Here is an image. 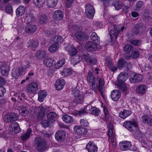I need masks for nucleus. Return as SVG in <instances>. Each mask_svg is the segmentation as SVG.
I'll return each mask as SVG.
<instances>
[{
	"label": "nucleus",
	"mask_w": 152,
	"mask_h": 152,
	"mask_svg": "<svg viewBox=\"0 0 152 152\" xmlns=\"http://www.w3.org/2000/svg\"><path fill=\"white\" fill-rule=\"evenodd\" d=\"M39 84L36 82H33L28 85L26 88V91L30 95L36 94L38 90Z\"/></svg>",
	"instance_id": "nucleus-5"
},
{
	"label": "nucleus",
	"mask_w": 152,
	"mask_h": 152,
	"mask_svg": "<svg viewBox=\"0 0 152 152\" xmlns=\"http://www.w3.org/2000/svg\"><path fill=\"white\" fill-rule=\"evenodd\" d=\"M5 10L6 12L8 14H11L13 12L12 6L11 4H8L6 6Z\"/></svg>",
	"instance_id": "nucleus-55"
},
{
	"label": "nucleus",
	"mask_w": 152,
	"mask_h": 152,
	"mask_svg": "<svg viewBox=\"0 0 152 152\" xmlns=\"http://www.w3.org/2000/svg\"><path fill=\"white\" fill-rule=\"evenodd\" d=\"M59 44L57 43H54L50 45L48 48V50L51 53H53L56 51L58 48Z\"/></svg>",
	"instance_id": "nucleus-42"
},
{
	"label": "nucleus",
	"mask_w": 152,
	"mask_h": 152,
	"mask_svg": "<svg viewBox=\"0 0 152 152\" xmlns=\"http://www.w3.org/2000/svg\"><path fill=\"white\" fill-rule=\"evenodd\" d=\"M29 68V65L28 64L26 66H25L22 68H19L13 70L12 74V77L15 79L19 78L22 74L23 71Z\"/></svg>",
	"instance_id": "nucleus-7"
},
{
	"label": "nucleus",
	"mask_w": 152,
	"mask_h": 152,
	"mask_svg": "<svg viewBox=\"0 0 152 152\" xmlns=\"http://www.w3.org/2000/svg\"><path fill=\"white\" fill-rule=\"evenodd\" d=\"M128 77L126 73H121L118 76V80L120 83H124L127 79Z\"/></svg>",
	"instance_id": "nucleus-28"
},
{
	"label": "nucleus",
	"mask_w": 152,
	"mask_h": 152,
	"mask_svg": "<svg viewBox=\"0 0 152 152\" xmlns=\"http://www.w3.org/2000/svg\"><path fill=\"white\" fill-rule=\"evenodd\" d=\"M90 109V106H87L84 107L79 111H77L75 112L76 115H79L81 116L86 114L89 112Z\"/></svg>",
	"instance_id": "nucleus-27"
},
{
	"label": "nucleus",
	"mask_w": 152,
	"mask_h": 152,
	"mask_svg": "<svg viewBox=\"0 0 152 152\" xmlns=\"http://www.w3.org/2000/svg\"><path fill=\"white\" fill-rule=\"evenodd\" d=\"M103 112L104 114V120H107L109 118L110 115L107 109L105 107H103Z\"/></svg>",
	"instance_id": "nucleus-54"
},
{
	"label": "nucleus",
	"mask_w": 152,
	"mask_h": 152,
	"mask_svg": "<svg viewBox=\"0 0 152 152\" xmlns=\"http://www.w3.org/2000/svg\"><path fill=\"white\" fill-rule=\"evenodd\" d=\"M9 69V66L7 64H3L1 66L0 69L1 75L3 76H7L8 75Z\"/></svg>",
	"instance_id": "nucleus-18"
},
{
	"label": "nucleus",
	"mask_w": 152,
	"mask_h": 152,
	"mask_svg": "<svg viewBox=\"0 0 152 152\" xmlns=\"http://www.w3.org/2000/svg\"><path fill=\"white\" fill-rule=\"evenodd\" d=\"M74 130L77 134L80 135L85 134L88 132L86 129L80 126H75L74 127Z\"/></svg>",
	"instance_id": "nucleus-12"
},
{
	"label": "nucleus",
	"mask_w": 152,
	"mask_h": 152,
	"mask_svg": "<svg viewBox=\"0 0 152 152\" xmlns=\"http://www.w3.org/2000/svg\"><path fill=\"white\" fill-rule=\"evenodd\" d=\"M67 50L69 55L72 56H75L77 52V50L72 46H69Z\"/></svg>",
	"instance_id": "nucleus-46"
},
{
	"label": "nucleus",
	"mask_w": 152,
	"mask_h": 152,
	"mask_svg": "<svg viewBox=\"0 0 152 152\" xmlns=\"http://www.w3.org/2000/svg\"><path fill=\"white\" fill-rule=\"evenodd\" d=\"M118 86L120 87V89L123 91H125L128 89L127 87L124 83L118 84Z\"/></svg>",
	"instance_id": "nucleus-62"
},
{
	"label": "nucleus",
	"mask_w": 152,
	"mask_h": 152,
	"mask_svg": "<svg viewBox=\"0 0 152 152\" xmlns=\"http://www.w3.org/2000/svg\"><path fill=\"white\" fill-rule=\"evenodd\" d=\"M58 0H47V4L48 7H53L57 4Z\"/></svg>",
	"instance_id": "nucleus-44"
},
{
	"label": "nucleus",
	"mask_w": 152,
	"mask_h": 152,
	"mask_svg": "<svg viewBox=\"0 0 152 152\" xmlns=\"http://www.w3.org/2000/svg\"><path fill=\"white\" fill-rule=\"evenodd\" d=\"M108 29L111 39H116L119 33L122 31L124 29V26H122L120 30L119 29L120 28L119 26H115L113 23H110L108 24Z\"/></svg>",
	"instance_id": "nucleus-3"
},
{
	"label": "nucleus",
	"mask_w": 152,
	"mask_h": 152,
	"mask_svg": "<svg viewBox=\"0 0 152 152\" xmlns=\"http://www.w3.org/2000/svg\"><path fill=\"white\" fill-rule=\"evenodd\" d=\"M73 92L75 97L73 100L74 103L78 104H81L84 102V95L82 90H79L76 88Z\"/></svg>",
	"instance_id": "nucleus-4"
},
{
	"label": "nucleus",
	"mask_w": 152,
	"mask_h": 152,
	"mask_svg": "<svg viewBox=\"0 0 152 152\" xmlns=\"http://www.w3.org/2000/svg\"><path fill=\"white\" fill-rule=\"evenodd\" d=\"M98 43L90 41L86 43L85 45V48L88 51H94L98 49Z\"/></svg>",
	"instance_id": "nucleus-8"
},
{
	"label": "nucleus",
	"mask_w": 152,
	"mask_h": 152,
	"mask_svg": "<svg viewBox=\"0 0 152 152\" xmlns=\"http://www.w3.org/2000/svg\"><path fill=\"white\" fill-rule=\"evenodd\" d=\"M133 48V46L130 44H127L126 45L124 48V50L126 53H129L131 50Z\"/></svg>",
	"instance_id": "nucleus-56"
},
{
	"label": "nucleus",
	"mask_w": 152,
	"mask_h": 152,
	"mask_svg": "<svg viewBox=\"0 0 152 152\" xmlns=\"http://www.w3.org/2000/svg\"><path fill=\"white\" fill-rule=\"evenodd\" d=\"M47 95V93L45 91L42 90L39 92L38 94V101L41 102H42Z\"/></svg>",
	"instance_id": "nucleus-35"
},
{
	"label": "nucleus",
	"mask_w": 152,
	"mask_h": 152,
	"mask_svg": "<svg viewBox=\"0 0 152 152\" xmlns=\"http://www.w3.org/2000/svg\"><path fill=\"white\" fill-rule=\"evenodd\" d=\"M87 80L88 83L90 86H92L93 87L95 85L94 82V78L93 76L92 72L90 71L88 73Z\"/></svg>",
	"instance_id": "nucleus-23"
},
{
	"label": "nucleus",
	"mask_w": 152,
	"mask_h": 152,
	"mask_svg": "<svg viewBox=\"0 0 152 152\" xmlns=\"http://www.w3.org/2000/svg\"><path fill=\"white\" fill-rule=\"evenodd\" d=\"M118 66L119 69L126 67L128 69H130L132 68V65L130 63L127 64L126 62L124 61L123 59H120L118 61Z\"/></svg>",
	"instance_id": "nucleus-21"
},
{
	"label": "nucleus",
	"mask_w": 152,
	"mask_h": 152,
	"mask_svg": "<svg viewBox=\"0 0 152 152\" xmlns=\"http://www.w3.org/2000/svg\"><path fill=\"white\" fill-rule=\"evenodd\" d=\"M4 121L7 122L13 121L18 119V116L15 114H11V115H5L4 116Z\"/></svg>",
	"instance_id": "nucleus-19"
},
{
	"label": "nucleus",
	"mask_w": 152,
	"mask_h": 152,
	"mask_svg": "<svg viewBox=\"0 0 152 152\" xmlns=\"http://www.w3.org/2000/svg\"><path fill=\"white\" fill-rule=\"evenodd\" d=\"M138 50L137 49H134L132 52V56L134 58H138L139 56Z\"/></svg>",
	"instance_id": "nucleus-58"
},
{
	"label": "nucleus",
	"mask_w": 152,
	"mask_h": 152,
	"mask_svg": "<svg viewBox=\"0 0 152 152\" xmlns=\"http://www.w3.org/2000/svg\"><path fill=\"white\" fill-rule=\"evenodd\" d=\"M25 8L23 6H20L16 10V16L18 17L21 16L25 13Z\"/></svg>",
	"instance_id": "nucleus-32"
},
{
	"label": "nucleus",
	"mask_w": 152,
	"mask_h": 152,
	"mask_svg": "<svg viewBox=\"0 0 152 152\" xmlns=\"http://www.w3.org/2000/svg\"><path fill=\"white\" fill-rule=\"evenodd\" d=\"M132 113L131 111L126 110L121 111L119 113V116L123 119H125L127 117L129 116Z\"/></svg>",
	"instance_id": "nucleus-31"
},
{
	"label": "nucleus",
	"mask_w": 152,
	"mask_h": 152,
	"mask_svg": "<svg viewBox=\"0 0 152 152\" xmlns=\"http://www.w3.org/2000/svg\"><path fill=\"white\" fill-rule=\"evenodd\" d=\"M74 35L75 37L79 41H85L88 38V36L86 34L81 31H77Z\"/></svg>",
	"instance_id": "nucleus-13"
},
{
	"label": "nucleus",
	"mask_w": 152,
	"mask_h": 152,
	"mask_svg": "<svg viewBox=\"0 0 152 152\" xmlns=\"http://www.w3.org/2000/svg\"><path fill=\"white\" fill-rule=\"evenodd\" d=\"M33 1L38 7H42L45 4V0H33Z\"/></svg>",
	"instance_id": "nucleus-50"
},
{
	"label": "nucleus",
	"mask_w": 152,
	"mask_h": 152,
	"mask_svg": "<svg viewBox=\"0 0 152 152\" xmlns=\"http://www.w3.org/2000/svg\"><path fill=\"white\" fill-rule=\"evenodd\" d=\"M97 79L99 81L98 90L102 96H103L104 92V82L103 79L100 77H98Z\"/></svg>",
	"instance_id": "nucleus-20"
},
{
	"label": "nucleus",
	"mask_w": 152,
	"mask_h": 152,
	"mask_svg": "<svg viewBox=\"0 0 152 152\" xmlns=\"http://www.w3.org/2000/svg\"><path fill=\"white\" fill-rule=\"evenodd\" d=\"M27 47H31L33 50H34L39 45L38 41L33 39L29 40L27 43Z\"/></svg>",
	"instance_id": "nucleus-15"
},
{
	"label": "nucleus",
	"mask_w": 152,
	"mask_h": 152,
	"mask_svg": "<svg viewBox=\"0 0 152 152\" xmlns=\"http://www.w3.org/2000/svg\"><path fill=\"white\" fill-rule=\"evenodd\" d=\"M62 119L65 123L67 124L71 123L73 121L72 117L67 115H64L62 117Z\"/></svg>",
	"instance_id": "nucleus-37"
},
{
	"label": "nucleus",
	"mask_w": 152,
	"mask_h": 152,
	"mask_svg": "<svg viewBox=\"0 0 152 152\" xmlns=\"http://www.w3.org/2000/svg\"><path fill=\"white\" fill-rule=\"evenodd\" d=\"M56 31L55 29H51L50 30H47L45 31V35L49 37H50L51 36L55 35L56 34Z\"/></svg>",
	"instance_id": "nucleus-41"
},
{
	"label": "nucleus",
	"mask_w": 152,
	"mask_h": 152,
	"mask_svg": "<svg viewBox=\"0 0 152 152\" xmlns=\"http://www.w3.org/2000/svg\"><path fill=\"white\" fill-rule=\"evenodd\" d=\"M86 148L88 152H95L98 150L97 146L92 141H90L88 143Z\"/></svg>",
	"instance_id": "nucleus-16"
},
{
	"label": "nucleus",
	"mask_w": 152,
	"mask_h": 152,
	"mask_svg": "<svg viewBox=\"0 0 152 152\" xmlns=\"http://www.w3.org/2000/svg\"><path fill=\"white\" fill-rule=\"evenodd\" d=\"M65 59L64 58L58 61L55 64V67L56 69H59L65 64Z\"/></svg>",
	"instance_id": "nucleus-53"
},
{
	"label": "nucleus",
	"mask_w": 152,
	"mask_h": 152,
	"mask_svg": "<svg viewBox=\"0 0 152 152\" xmlns=\"http://www.w3.org/2000/svg\"><path fill=\"white\" fill-rule=\"evenodd\" d=\"M10 0H3L1 3L0 4V10L3 8L5 5L9 2Z\"/></svg>",
	"instance_id": "nucleus-64"
},
{
	"label": "nucleus",
	"mask_w": 152,
	"mask_h": 152,
	"mask_svg": "<svg viewBox=\"0 0 152 152\" xmlns=\"http://www.w3.org/2000/svg\"><path fill=\"white\" fill-rule=\"evenodd\" d=\"M143 121L147 124L148 125H152V120L150 117L146 116L144 115L142 117Z\"/></svg>",
	"instance_id": "nucleus-45"
},
{
	"label": "nucleus",
	"mask_w": 152,
	"mask_h": 152,
	"mask_svg": "<svg viewBox=\"0 0 152 152\" xmlns=\"http://www.w3.org/2000/svg\"><path fill=\"white\" fill-rule=\"evenodd\" d=\"M46 51L45 50H39L36 53L35 56L36 58L39 60H43L46 56Z\"/></svg>",
	"instance_id": "nucleus-22"
},
{
	"label": "nucleus",
	"mask_w": 152,
	"mask_h": 152,
	"mask_svg": "<svg viewBox=\"0 0 152 152\" xmlns=\"http://www.w3.org/2000/svg\"><path fill=\"white\" fill-rule=\"evenodd\" d=\"M107 66L109 69L113 72H115L117 70L116 66H115L112 63V61L110 59L106 62Z\"/></svg>",
	"instance_id": "nucleus-47"
},
{
	"label": "nucleus",
	"mask_w": 152,
	"mask_h": 152,
	"mask_svg": "<svg viewBox=\"0 0 152 152\" xmlns=\"http://www.w3.org/2000/svg\"><path fill=\"white\" fill-rule=\"evenodd\" d=\"M72 73V70L69 68L64 69L61 71V74L64 77H66Z\"/></svg>",
	"instance_id": "nucleus-39"
},
{
	"label": "nucleus",
	"mask_w": 152,
	"mask_h": 152,
	"mask_svg": "<svg viewBox=\"0 0 152 152\" xmlns=\"http://www.w3.org/2000/svg\"><path fill=\"white\" fill-rule=\"evenodd\" d=\"M91 40L93 41L94 42H96L97 43L99 42V38L97 36L96 33L93 32L91 34Z\"/></svg>",
	"instance_id": "nucleus-48"
},
{
	"label": "nucleus",
	"mask_w": 152,
	"mask_h": 152,
	"mask_svg": "<svg viewBox=\"0 0 152 152\" xmlns=\"http://www.w3.org/2000/svg\"><path fill=\"white\" fill-rule=\"evenodd\" d=\"M55 62V61L53 58H48L44 60L43 64L45 66L50 67L53 65Z\"/></svg>",
	"instance_id": "nucleus-30"
},
{
	"label": "nucleus",
	"mask_w": 152,
	"mask_h": 152,
	"mask_svg": "<svg viewBox=\"0 0 152 152\" xmlns=\"http://www.w3.org/2000/svg\"><path fill=\"white\" fill-rule=\"evenodd\" d=\"M124 126L130 131H134L136 130L134 133V136L136 138H141L142 134L137 127V124L134 121H126L124 122Z\"/></svg>",
	"instance_id": "nucleus-2"
},
{
	"label": "nucleus",
	"mask_w": 152,
	"mask_h": 152,
	"mask_svg": "<svg viewBox=\"0 0 152 152\" xmlns=\"http://www.w3.org/2000/svg\"><path fill=\"white\" fill-rule=\"evenodd\" d=\"M83 59H85L88 64L91 65L95 64L96 62V59L91 57L87 52H85L80 56H75L74 58L72 59L71 61L72 64H75L79 63L81 60Z\"/></svg>",
	"instance_id": "nucleus-1"
},
{
	"label": "nucleus",
	"mask_w": 152,
	"mask_h": 152,
	"mask_svg": "<svg viewBox=\"0 0 152 152\" xmlns=\"http://www.w3.org/2000/svg\"><path fill=\"white\" fill-rule=\"evenodd\" d=\"M38 19L40 24H44L46 23L47 22L48 18L45 14H43L40 15Z\"/></svg>",
	"instance_id": "nucleus-40"
},
{
	"label": "nucleus",
	"mask_w": 152,
	"mask_h": 152,
	"mask_svg": "<svg viewBox=\"0 0 152 152\" xmlns=\"http://www.w3.org/2000/svg\"><path fill=\"white\" fill-rule=\"evenodd\" d=\"M20 110L19 111L20 114L23 117L26 116L29 114V111L27 107L24 105L21 106L20 107Z\"/></svg>",
	"instance_id": "nucleus-29"
},
{
	"label": "nucleus",
	"mask_w": 152,
	"mask_h": 152,
	"mask_svg": "<svg viewBox=\"0 0 152 152\" xmlns=\"http://www.w3.org/2000/svg\"><path fill=\"white\" fill-rule=\"evenodd\" d=\"M133 31L134 33L133 35L134 36L139 33L140 31V29L139 26L138 24H136L134 26V27L133 28Z\"/></svg>",
	"instance_id": "nucleus-57"
},
{
	"label": "nucleus",
	"mask_w": 152,
	"mask_h": 152,
	"mask_svg": "<svg viewBox=\"0 0 152 152\" xmlns=\"http://www.w3.org/2000/svg\"><path fill=\"white\" fill-rule=\"evenodd\" d=\"M121 149L122 151L127 150L129 149L132 146L131 142L128 141H123L119 143Z\"/></svg>",
	"instance_id": "nucleus-17"
},
{
	"label": "nucleus",
	"mask_w": 152,
	"mask_h": 152,
	"mask_svg": "<svg viewBox=\"0 0 152 152\" xmlns=\"http://www.w3.org/2000/svg\"><path fill=\"white\" fill-rule=\"evenodd\" d=\"M146 89L147 87L146 86L142 85L136 88V91L138 94H143L145 93Z\"/></svg>",
	"instance_id": "nucleus-33"
},
{
	"label": "nucleus",
	"mask_w": 152,
	"mask_h": 152,
	"mask_svg": "<svg viewBox=\"0 0 152 152\" xmlns=\"http://www.w3.org/2000/svg\"><path fill=\"white\" fill-rule=\"evenodd\" d=\"M10 127L11 128L12 130H14V131L16 133H19L20 131V128L17 122L12 123L10 125Z\"/></svg>",
	"instance_id": "nucleus-34"
},
{
	"label": "nucleus",
	"mask_w": 152,
	"mask_h": 152,
	"mask_svg": "<svg viewBox=\"0 0 152 152\" xmlns=\"http://www.w3.org/2000/svg\"><path fill=\"white\" fill-rule=\"evenodd\" d=\"M55 136L56 139L57 141L59 142H62L66 138L65 132L63 130H59L56 133Z\"/></svg>",
	"instance_id": "nucleus-11"
},
{
	"label": "nucleus",
	"mask_w": 152,
	"mask_h": 152,
	"mask_svg": "<svg viewBox=\"0 0 152 152\" xmlns=\"http://www.w3.org/2000/svg\"><path fill=\"white\" fill-rule=\"evenodd\" d=\"M95 13V10L93 5L89 4L85 5V15L89 18H93Z\"/></svg>",
	"instance_id": "nucleus-6"
},
{
	"label": "nucleus",
	"mask_w": 152,
	"mask_h": 152,
	"mask_svg": "<svg viewBox=\"0 0 152 152\" xmlns=\"http://www.w3.org/2000/svg\"><path fill=\"white\" fill-rule=\"evenodd\" d=\"M113 5L115 8L117 10H119L121 8V4L118 0H116Z\"/></svg>",
	"instance_id": "nucleus-61"
},
{
	"label": "nucleus",
	"mask_w": 152,
	"mask_h": 152,
	"mask_svg": "<svg viewBox=\"0 0 152 152\" xmlns=\"http://www.w3.org/2000/svg\"><path fill=\"white\" fill-rule=\"evenodd\" d=\"M121 95V93L118 90H115L111 91V96L113 100L116 101L120 98Z\"/></svg>",
	"instance_id": "nucleus-24"
},
{
	"label": "nucleus",
	"mask_w": 152,
	"mask_h": 152,
	"mask_svg": "<svg viewBox=\"0 0 152 152\" xmlns=\"http://www.w3.org/2000/svg\"><path fill=\"white\" fill-rule=\"evenodd\" d=\"M80 124L83 126L87 127V126L88 125L89 123L88 122V121L84 119H81L80 120Z\"/></svg>",
	"instance_id": "nucleus-63"
},
{
	"label": "nucleus",
	"mask_w": 152,
	"mask_h": 152,
	"mask_svg": "<svg viewBox=\"0 0 152 152\" xmlns=\"http://www.w3.org/2000/svg\"><path fill=\"white\" fill-rule=\"evenodd\" d=\"M37 30V26L32 24L27 25L25 27V31L28 33H32L35 32Z\"/></svg>",
	"instance_id": "nucleus-25"
},
{
	"label": "nucleus",
	"mask_w": 152,
	"mask_h": 152,
	"mask_svg": "<svg viewBox=\"0 0 152 152\" xmlns=\"http://www.w3.org/2000/svg\"><path fill=\"white\" fill-rule=\"evenodd\" d=\"M51 40L52 41L55 42L56 43L58 44L62 42L64 39L61 36L58 35L52 37L51 39Z\"/></svg>",
	"instance_id": "nucleus-38"
},
{
	"label": "nucleus",
	"mask_w": 152,
	"mask_h": 152,
	"mask_svg": "<svg viewBox=\"0 0 152 152\" xmlns=\"http://www.w3.org/2000/svg\"><path fill=\"white\" fill-rule=\"evenodd\" d=\"M109 131L107 134V136L109 137V139L111 140L113 143H115V132L113 131V124L110 123L109 124Z\"/></svg>",
	"instance_id": "nucleus-10"
},
{
	"label": "nucleus",
	"mask_w": 152,
	"mask_h": 152,
	"mask_svg": "<svg viewBox=\"0 0 152 152\" xmlns=\"http://www.w3.org/2000/svg\"><path fill=\"white\" fill-rule=\"evenodd\" d=\"M46 108H43L42 107L40 108L37 114V118L39 119H41L46 114Z\"/></svg>",
	"instance_id": "nucleus-36"
},
{
	"label": "nucleus",
	"mask_w": 152,
	"mask_h": 152,
	"mask_svg": "<svg viewBox=\"0 0 152 152\" xmlns=\"http://www.w3.org/2000/svg\"><path fill=\"white\" fill-rule=\"evenodd\" d=\"M32 130L31 129H28L25 134L22 135L21 137V139L23 140H25L27 139L30 137V135L31 133Z\"/></svg>",
	"instance_id": "nucleus-49"
},
{
	"label": "nucleus",
	"mask_w": 152,
	"mask_h": 152,
	"mask_svg": "<svg viewBox=\"0 0 152 152\" xmlns=\"http://www.w3.org/2000/svg\"><path fill=\"white\" fill-rule=\"evenodd\" d=\"M35 143L39 150H43L45 147L46 143L45 140L41 139L39 136L37 137L35 139Z\"/></svg>",
	"instance_id": "nucleus-9"
},
{
	"label": "nucleus",
	"mask_w": 152,
	"mask_h": 152,
	"mask_svg": "<svg viewBox=\"0 0 152 152\" xmlns=\"http://www.w3.org/2000/svg\"><path fill=\"white\" fill-rule=\"evenodd\" d=\"M65 82L64 79L58 80H56L55 84V87L56 90H61L65 85Z\"/></svg>",
	"instance_id": "nucleus-26"
},
{
	"label": "nucleus",
	"mask_w": 152,
	"mask_h": 152,
	"mask_svg": "<svg viewBox=\"0 0 152 152\" xmlns=\"http://www.w3.org/2000/svg\"><path fill=\"white\" fill-rule=\"evenodd\" d=\"M52 122L49 120H48L47 119V120H43L41 124L45 128L49 126V124L51 123Z\"/></svg>",
	"instance_id": "nucleus-60"
},
{
	"label": "nucleus",
	"mask_w": 152,
	"mask_h": 152,
	"mask_svg": "<svg viewBox=\"0 0 152 152\" xmlns=\"http://www.w3.org/2000/svg\"><path fill=\"white\" fill-rule=\"evenodd\" d=\"M25 19L28 23L34 22L35 20V18L32 14H26Z\"/></svg>",
	"instance_id": "nucleus-51"
},
{
	"label": "nucleus",
	"mask_w": 152,
	"mask_h": 152,
	"mask_svg": "<svg viewBox=\"0 0 152 152\" xmlns=\"http://www.w3.org/2000/svg\"><path fill=\"white\" fill-rule=\"evenodd\" d=\"M56 113L54 112H52L48 114L47 115V118L48 120L53 122L54 121V119L56 118Z\"/></svg>",
	"instance_id": "nucleus-43"
},
{
	"label": "nucleus",
	"mask_w": 152,
	"mask_h": 152,
	"mask_svg": "<svg viewBox=\"0 0 152 152\" xmlns=\"http://www.w3.org/2000/svg\"><path fill=\"white\" fill-rule=\"evenodd\" d=\"M91 111V114L96 116H98L100 113V111L99 109L96 107H92L90 108Z\"/></svg>",
	"instance_id": "nucleus-52"
},
{
	"label": "nucleus",
	"mask_w": 152,
	"mask_h": 152,
	"mask_svg": "<svg viewBox=\"0 0 152 152\" xmlns=\"http://www.w3.org/2000/svg\"><path fill=\"white\" fill-rule=\"evenodd\" d=\"M64 17V13L60 10H56L53 15V18L57 21L61 20L63 19Z\"/></svg>",
	"instance_id": "nucleus-14"
},
{
	"label": "nucleus",
	"mask_w": 152,
	"mask_h": 152,
	"mask_svg": "<svg viewBox=\"0 0 152 152\" xmlns=\"http://www.w3.org/2000/svg\"><path fill=\"white\" fill-rule=\"evenodd\" d=\"M131 44L135 46H140L141 44V41L138 40H132L130 41Z\"/></svg>",
	"instance_id": "nucleus-59"
}]
</instances>
